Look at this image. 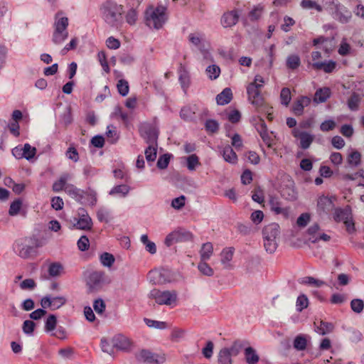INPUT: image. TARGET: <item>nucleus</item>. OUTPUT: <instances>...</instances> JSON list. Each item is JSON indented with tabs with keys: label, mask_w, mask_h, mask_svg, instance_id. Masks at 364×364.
<instances>
[{
	"label": "nucleus",
	"mask_w": 364,
	"mask_h": 364,
	"mask_svg": "<svg viewBox=\"0 0 364 364\" xmlns=\"http://www.w3.org/2000/svg\"><path fill=\"white\" fill-rule=\"evenodd\" d=\"M68 26V18L60 16L59 14L55 16L54 23L53 41L55 43H62L68 36L66 29Z\"/></svg>",
	"instance_id": "nucleus-5"
},
{
	"label": "nucleus",
	"mask_w": 364,
	"mask_h": 364,
	"mask_svg": "<svg viewBox=\"0 0 364 364\" xmlns=\"http://www.w3.org/2000/svg\"><path fill=\"white\" fill-rule=\"evenodd\" d=\"M308 239L312 242H316L320 240L328 241L331 238L329 235L321 232L318 225L311 226L307 230Z\"/></svg>",
	"instance_id": "nucleus-13"
},
{
	"label": "nucleus",
	"mask_w": 364,
	"mask_h": 364,
	"mask_svg": "<svg viewBox=\"0 0 364 364\" xmlns=\"http://www.w3.org/2000/svg\"><path fill=\"white\" fill-rule=\"evenodd\" d=\"M247 92L249 101L257 110H262L264 108L272 109V106L266 102L261 91L247 89Z\"/></svg>",
	"instance_id": "nucleus-8"
},
{
	"label": "nucleus",
	"mask_w": 364,
	"mask_h": 364,
	"mask_svg": "<svg viewBox=\"0 0 364 364\" xmlns=\"http://www.w3.org/2000/svg\"><path fill=\"white\" fill-rule=\"evenodd\" d=\"M206 73L210 80H216L220 75V68L216 65H209L206 68Z\"/></svg>",
	"instance_id": "nucleus-38"
},
{
	"label": "nucleus",
	"mask_w": 364,
	"mask_h": 364,
	"mask_svg": "<svg viewBox=\"0 0 364 364\" xmlns=\"http://www.w3.org/2000/svg\"><path fill=\"white\" fill-rule=\"evenodd\" d=\"M346 181H355L359 178H364V169H358L355 173H346L343 176Z\"/></svg>",
	"instance_id": "nucleus-54"
},
{
	"label": "nucleus",
	"mask_w": 364,
	"mask_h": 364,
	"mask_svg": "<svg viewBox=\"0 0 364 364\" xmlns=\"http://www.w3.org/2000/svg\"><path fill=\"white\" fill-rule=\"evenodd\" d=\"M235 249L233 247L224 248L220 253V262L225 267H230V262L232 260Z\"/></svg>",
	"instance_id": "nucleus-24"
},
{
	"label": "nucleus",
	"mask_w": 364,
	"mask_h": 364,
	"mask_svg": "<svg viewBox=\"0 0 364 364\" xmlns=\"http://www.w3.org/2000/svg\"><path fill=\"white\" fill-rule=\"evenodd\" d=\"M129 191V188L126 185H119L114 187L112 191V194H118L122 196H126Z\"/></svg>",
	"instance_id": "nucleus-61"
},
{
	"label": "nucleus",
	"mask_w": 364,
	"mask_h": 364,
	"mask_svg": "<svg viewBox=\"0 0 364 364\" xmlns=\"http://www.w3.org/2000/svg\"><path fill=\"white\" fill-rule=\"evenodd\" d=\"M333 18L341 22L346 23L350 18V14L346 11L340 8L338 6H335V11L333 13Z\"/></svg>",
	"instance_id": "nucleus-27"
},
{
	"label": "nucleus",
	"mask_w": 364,
	"mask_h": 364,
	"mask_svg": "<svg viewBox=\"0 0 364 364\" xmlns=\"http://www.w3.org/2000/svg\"><path fill=\"white\" fill-rule=\"evenodd\" d=\"M340 133L346 138L350 139L354 135L355 131L352 124H342L339 129Z\"/></svg>",
	"instance_id": "nucleus-36"
},
{
	"label": "nucleus",
	"mask_w": 364,
	"mask_h": 364,
	"mask_svg": "<svg viewBox=\"0 0 364 364\" xmlns=\"http://www.w3.org/2000/svg\"><path fill=\"white\" fill-rule=\"evenodd\" d=\"M101 348L109 355H115L119 352L131 350L132 343H102Z\"/></svg>",
	"instance_id": "nucleus-9"
},
{
	"label": "nucleus",
	"mask_w": 364,
	"mask_h": 364,
	"mask_svg": "<svg viewBox=\"0 0 364 364\" xmlns=\"http://www.w3.org/2000/svg\"><path fill=\"white\" fill-rule=\"evenodd\" d=\"M278 233V228L275 225H269L264 227L263 230L264 234V246L267 252L272 254L277 249L276 237Z\"/></svg>",
	"instance_id": "nucleus-6"
},
{
	"label": "nucleus",
	"mask_w": 364,
	"mask_h": 364,
	"mask_svg": "<svg viewBox=\"0 0 364 364\" xmlns=\"http://www.w3.org/2000/svg\"><path fill=\"white\" fill-rule=\"evenodd\" d=\"M239 19V15L237 11H232L225 13L221 19L223 26L225 28L231 27L235 25Z\"/></svg>",
	"instance_id": "nucleus-23"
},
{
	"label": "nucleus",
	"mask_w": 364,
	"mask_h": 364,
	"mask_svg": "<svg viewBox=\"0 0 364 364\" xmlns=\"http://www.w3.org/2000/svg\"><path fill=\"white\" fill-rule=\"evenodd\" d=\"M333 330V326L324 322H321L320 325L317 328V331L319 334L326 335L330 333Z\"/></svg>",
	"instance_id": "nucleus-60"
},
{
	"label": "nucleus",
	"mask_w": 364,
	"mask_h": 364,
	"mask_svg": "<svg viewBox=\"0 0 364 364\" xmlns=\"http://www.w3.org/2000/svg\"><path fill=\"white\" fill-rule=\"evenodd\" d=\"M200 272L207 277H211L214 274L213 269L204 260H202L198 267Z\"/></svg>",
	"instance_id": "nucleus-41"
},
{
	"label": "nucleus",
	"mask_w": 364,
	"mask_h": 364,
	"mask_svg": "<svg viewBox=\"0 0 364 364\" xmlns=\"http://www.w3.org/2000/svg\"><path fill=\"white\" fill-rule=\"evenodd\" d=\"M137 359L139 361L148 362V363H159L164 360V358L155 355L149 351L142 350L136 355Z\"/></svg>",
	"instance_id": "nucleus-21"
},
{
	"label": "nucleus",
	"mask_w": 364,
	"mask_h": 364,
	"mask_svg": "<svg viewBox=\"0 0 364 364\" xmlns=\"http://www.w3.org/2000/svg\"><path fill=\"white\" fill-rule=\"evenodd\" d=\"M62 270V266L58 263H52L48 267V272L51 277L58 276Z\"/></svg>",
	"instance_id": "nucleus-59"
},
{
	"label": "nucleus",
	"mask_w": 364,
	"mask_h": 364,
	"mask_svg": "<svg viewBox=\"0 0 364 364\" xmlns=\"http://www.w3.org/2000/svg\"><path fill=\"white\" fill-rule=\"evenodd\" d=\"M331 145L336 149H342L346 146L345 140L338 135L333 136L331 139Z\"/></svg>",
	"instance_id": "nucleus-47"
},
{
	"label": "nucleus",
	"mask_w": 364,
	"mask_h": 364,
	"mask_svg": "<svg viewBox=\"0 0 364 364\" xmlns=\"http://www.w3.org/2000/svg\"><path fill=\"white\" fill-rule=\"evenodd\" d=\"M269 204L272 210L277 214L284 213V209L281 206L280 202L277 197H271L269 199Z\"/></svg>",
	"instance_id": "nucleus-45"
},
{
	"label": "nucleus",
	"mask_w": 364,
	"mask_h": 364,
	"mask_svg": "<svg viewBox=\"0 0 364 364\" xmlns=\"http://www.w3.org/2000/svg\"><path fill=\"white\" fill-rule=\"evenodd\" d=\"M311 66L316 70H322L326 73H331L336 70L337 63L336 61L330 60L321 63H311Z\"/></svg>",
	"instance_id": "nucleus-20"
},
{
	"label": "nucleus",
	"mask_w": 364,
	"mask_h": 364,
	"mask_svg": "<svg viewBox=\"0 0 364 364\" xmlns=\"http://www.w3.org/2000/svg\"><path fill=\"white\" fill-rule=\"evenodd\" d=\"M87 283L90 291L95 290L103 283V275L100 272H93L89 274Z\"/></svg>",
	"instance_id": "nucleus-22"
},
{
	"label": "nucleus",
	"mask_w": 364,
	"mask_h": 364,
	"mask_svg": "<svg viewBox=\"0 0 364 364\" xmlns=\"http://www.w3.org/2000/svg\"><path fill=\"white\" fill-rule=\"evenodd\" d=\"M65 303V299L63 296H45L41 300V305L43 309L50 308L53 310L60 308Z\"/></svg>",
	"instance_id": "nucleus-12"
},
{
	"label": "nucleus",
	"mask_w": 364,
	"mask_h": 364,
	"mask_svg": "<svg viewBox=\"0 0 364 364\" xmlns=\"http://www.w3.org/2000/svg\"><path fill=\"white\" fill-rule=\"evenodd\" d=\"M299 167L304 171H310L313 168V161L309 158L302 159L300 161Z\"/></svg>",
	"instance_id": "nucleus-57"
},
{
	"label": "nucleus",
	"mask_w": 364,
	"mask_h": 364,
	"mask_svg": "<svg viewBox=\"0 0 364 364\" xmlns=\"http://www.w3.org/2000/svg\"><path fill=\"white\" fill-rule=\"evenodd\" d=\"M144 322L151 328L156 329H164L166 327V323L164 321H154L149 318H145Z\"/></svg>",
	"instance_id": "nucleus-52"
},
{
	"label": "nucleus",
	"mask_w": 364,
	"mask_h": 364,
	"mask_svg": "<svg viewBox=\"0 0 364 364\" xmlns=\"http://www.w3.org/2000/svg\"><path fill=\"white\" fill-rule=\"evenodd\" d=\"M265 84V78L262 75H256L252 82L249 84L247 89L261 91Z\"/></svg>",
	"instance_id": "nucleus-28"
},
{
	"label": "nucleus",
	"mask_w": 364,
	"mask_h": 364,
	"mask_svg": "<svg viewBox=\"0 0 364 364\" xmlns=\"http://www.w3.org/2000/svg\"><path fill=\"white\" fill-rule=\"evenodd\" d=\"M311 102L310 97L301 96L295 100L292 105V112L298 116H301L304 112V108L309 106Z\"/></svg>",
	"instance_id": "nucleus-17"
},
{
	"label": "nucleus",
	"mask_w": 364,
	"mask_h": 364,
	"mask_svg": "<svg viewBox=\"0 0 364 364\" xmlns=\"http://www.w3.org/2000/svg\"><path fill=\"white\" fill-rule=\"evenodd\" d=\"M332 92L328 87H322L317 89L314 95L313 101L316 104H321L327 102L331 97Z\"/></svg>",
	"instance_id": "nucleus-18"
},
{
	"label": "nucleus",
	"mask_w": 364,
	"mask_h": 364,
	"mask_svg": "<svg viewBox=\"0 0 364 364\" xmlns=\"http://www.w3.org/2000/svg\"><path fill=\"white\" fill-rule=\"evenodd\" d=\"M139 132L148 141L156 142L158 131L154 125L144 123L139 127Z\"/></svg>",
	"instance_id": "nucleus-14"
},
{
	"label": "nucleus",
	"mask_w": 364,
	"mask_h": 364,
	"mask_svg": "<svg viewBox=\"0 0 364 364\" xmlns=\"http://www.w3.org/2000/svg\"><path fill=\"white\" fill-rule=\"evenodd\" d=\"M101 11L105 21L114 26L122 15L123 6L112 1H107L102 5Z\"/></svg>",
	"instance_id": "nucleus-2"
},
{
	"label": "nucleus",
	"mask_w": 364,
	"mask_h": 364,
	"mask_svg": "<svg viewBox=\"0 0 364 364\" xmlns=\"http://www.w3.org/2000/svg\"><path fill=\"white\" fill-rule=\"evenodd\" d=\"M337 124L335 120L332 119H326L320 124V129L323 132H328L333 131L336 129Z\"/></svg>",
	"instance_id": "nucleus-37"
},
{
	"label": "nucleus",
	"mask_w": 364,
	"mask_h": 364,
	"mask_svg": "<svg viewBox=\"0 0 364 364\" xmlns=\"http://www.w3.org/2000/svg\"><path fill=\"white\" fill-rule=\"evenodd\" d=\"M117 88L118 92L123 97L127 96L129 92V83L124 79H121L117 82Z\"/></svg>",
	"instance_id": "nucleus-39"
},
{
	"label": "nucleus",
	"mask_w": 364,
	"mask_h": 364,
	"mask_svg": "<svg viewBox=\"0 0 364 364\" xmlns=\"http://www.w3.org/2000/svg\"><path fill=\"white\" fill-rule=\"evenodd\" d=\"M36 154V149L34 146H31L29 144H25L22 148L21 157L25 158L28 160L32 159Z\"/></svg>",
	"instance_id": "nucleus-32"
},
{
	"label": "nucleus",
	"mask_w": 364,
	"mask_h": 364,
	"mask_svg": "<svg viewBox=\"0 0 364 364\" xmlns=\"http://www.w3.org/2000/svg\"><path fill=\"white\" fill-rule=\"evenodd\" d=\"M100 259L101 263L107 267H111L115 261L114 255L108 252L102 253L100 257Z\"/></svg>",
	"instance_id": "nucleus-40"
},
{
	"label": "nucleus",
	"mask_w": 364,
	"mask_h": 364,
	"mask_svg": "<svg viewBox=\"0 0 364 364\" xmlns=\"http://www.w3.org/2000/svg\"><path fill=\"white\" fill-rule=\"evenodd\" d=\"M351 50L352 48L348 40L346 38H342L338 48V53L341 56H346L350 54Z\"/></svg>",
	"instance_id": "nucleus-31"
},
{
	"label": "nucleus",
	"mask_w": 364,
	"mask_h": 364,
	"mask_svg": "<svg viewBox=\"0 0 364 364\" xmlns=\"http://www.w3.org/2000/svg\"><path fill=\"white\" fill-rule=\"evenodd\" d=\"M295 24V21L293 18L290 16H284V23L282 25V29L288 32L290 31L291 28Z\"/></svg>",
	"instance_id": "nucleus-64"
},
{
	"label": "nucleus",
	"mask_w": 364,
	"mask_h": 364,
	"mask_svg": "<svg viewBox=\"0 0 364 364\" xmlns=\"http://www.w3.org/2000/svg\"><path fill=\"white\" fill-rule=\"evenodd\" d=\"M264 7L262 5L255 6L248 13V18L251 21H257L263 16Z\"/></svg>",
	"instance_id": "nucleus-26"
},
{
	"label": "nucleus",
	"mask_w": 364,
	"mask_h": 364,
	"mask_svg": "<svg viewBox=\"0 0 364 364\" xmlns=\"http://www.w3.org/2000/svg\"><path fill=\"white\" fill-rule=\"evenodd\" d=\"M57 324V318L55 315L50 314L46 318V323H45V328L48 331H53Z\"/></svg>",
	"instance_id": "nucleus-51"
},
{
	"label": "nucleus",
	"mask_w": 364,
	"mask_h": 364,
	"mask_svg": "<svg viewBox=\"0 0 364 364\" xmlns=\"http://www.w3.org/2000/svg\"><path fill=\"white\" fill-rule=\"evenodd\" d=\"M22 208V200L20 199L14 200L9 208V213L10 215H16L20 213Z\"/></svg>",
	"instance_id": "nucleus-46"
},
{
	"label": "nucleus",
	"mask_w": 364,
	"mask_h": 364,
	"mask_svg": "<svg viewBox=\"0 0 364 364\" xmlns=\"http://www.w3.org/2000/svg\"><path fill=\"white\" fill-rule=\"evenodd\" d=\"M223 156L228 163L236 164L237 161V156L230 146L225 147L223 151Z\"/></svg>",
	"instance_id": "nucleus-30"
},
{
	"label": "nucleus",
	"mask_w": 364,
	"mask_h": 364,
	"mask_svg": "<svg viewBox=\"0 0 364 364\" xmlns=\"http://www.w3.org/2000/svg\"><path fill=\"white\" fill-rule=\"evenodd\" d=\"M301 5L304 9H315L318 11L322 10V7L316 1L312 0H302Z\"/></svg>",
	"instance_id": "nucleus-55"
},
{
	"label": "nucleus",
	"mask_w": 364,
	"mask_h": 364,
	"mask_svg": "<svg viewBox=\"0 0 364 364\" xmlns=\"http://www.w3.org/2000/svg\"><path fill=\"white\" fill-rule=\"evenodd\" d=\"M31 240H32V242H31L32 246L28 245H22V247H21V248L20 250V252H19L21 257H24V258L29 257L33 248L40 246V242L38 241V239L34 238Z\"/></svg>",
	"instance_id": "nucleus-29"
},
{
	"label": "nucleus",
	"mask_w": 364,
	"mask_h": 364,
	"mask_svg": "<svg viewBox=\"0 0 364 364\" xmlns=\"http://www.w3.org/2000/svg\"><path fill=\"white\" fill-rule=\"evenodd\" d=\"M300 63V58L297 55H291L287 59V65L291 70L298 68Z\"/></svg>",
	"instance_id": "nucleus-44"
},
{
	"label": "nucleus",
	"mask_w": 364,
	"mask_h": 364,
	"mask_svg": "<svg viewBox=\"0 0 364 364\" xmlns=\"http://www.w3.org/2000/svg\"><path fill=\"white\" fill-rule=\"evenodd\" d=\"M150 281L155 284H162L171 282L170 273L165 269H155L149 273Z\"/></svg>",
	"instance_id": "nucleus-11"
},
{
	"label": "nucleus",
	"mask_w": 364,
	"mask_h": 364,
	"mask_svg": "<svg viewBox=\"0 0 364 364\" xmlns=\"http://www.w3.org/2000/svg\"><path fill=\"white\" fill-rule=\"evenodd\" d=\"M334 219L337 222H343L348 232L353 233L355 231V223L350 209H336Z\"/></svg>",
	"instance_id": "nucleus-7"
},
{
	"label": "nucleus",
	"mask_w": 364,
	"mask_h": 364,
	"mask_svg": "<svg viewBox=\"0 0 364 364\" xmlns=\"http://www.w3.org/2000/svg\"><path fill=\"white\" fill-rule=\"evenodd\" d=\"M151 297L159 305L171 306L177 301V293L173 290L154 289Z\"/></svg>",
	"instance_id": "nucleus-4"
},
{
	"label": "nucleus",
	"mask_w": 364,
	"mask_h": 364,
	"mask_svg": "<svg viewBox=\"0 0 364 364\" xmlns=\"http://www.w3.org/2000/svg\"><path fill=\"white\" fill-rule=\"evenodd\" d=\"M231 353L228 349L220 350L218 358V362L220 364H231Z\"/></svg>",
	"instance_id": "nucleus-43"
},
{
	"label": "nucleus",
	"mask_w": 364,
	"mask_h": 364,
	"mask_svg": "<svg viewBox=\"0 0 364 364\" xmlns=\"http://www.w3.org/2000/svg\"><path fill=\"white\" fill-rule=\"evenodd\" d=\"M280 100L282 105L288 106L291 100V90L288 87H284L280 92Z\"/></svg>",
	"instance_id": "nucleus-42"
},
{
	"label": "nucleus",
	"mask_w": 364,
	"mask_h": 364,
	"mask_svg": "<svg viewBox=\"0 0 364 364\" xmlns=\"http://www.w3.org/2000/svg\"><path fill=\"white\" fill-rule=\"evenodd\" d=\"M245 156L247 161L252 164H258L260 161L259 154L255 151H249L245 153Z\"/></svg>",
	"instance_id": "nucleus-49"
},
{
	"label": "nucleus",
	"mask_w": 364,
	"mask_h": 364,
	"mask_svg": "<svg viewBox=\"0 0 364 364\" xmlns=\"http://www.w3.org/2000/svg\"><path fill=\"white\" fill-rule=\"evenodd\" d=\"M253 180V173L249 169H245L243 171L241 175V182L244 185H247L252 183Z\"/></svg>",
	"instance_id": "nucleus-56"
},
{
	"label": "nucleus",
	"mask_w": 364,
	"mask_h": 364,
	"mask_svg": "<svg viewBox=\"0 0 364 364\" xmlns=\"http://www.w3.org/2000/svg\"><path fill=\"white\" fill-rule=\"evenodd\" d=\"M232 99V90L230 88H225L217 95L216 102L219 105H225L230 102Z\"/></svg>",
	"instance_id": "nucleus-25"
},
{
	"label": "nucleus",
	"mask_w": 364,
	"mask_h": 364,
	"mask_svg": "<svg viewBox=\"0 0 364 364\" xmlns=\"http://www.w3.org/2000/svg\"><path fill=\"white\" fill-rule=\"evenodd\" d=\"M335 36H318L312 41V45L318 48H322L325 52L330 53L334 48Z\"/></svg>",
	"instance_id": "nucleus-10"
},
{
	"label": "nucleus",
	"mask_w": 364,
	"mask_h": 364,
	"mask_svg": "<svg viewBox=\"0 0 364 364\" xmlns=\"http://www.w3.org/2000/svg\"><path fill=\"white\" fill-rule=\"evenodd\" d=\"M186 203V197L181 196L178 198H174L171 201V206L176 210L182 208Z\"/></svg>",
	"instance_id": "nucleus-63"
},
{
	"label": "nucleus",
	"mask_w": 364,
	"mask_h": 364,
	"mask_svg": "<svg viewBox=\"0 0 364 364\" xmlns=\"http://www.w3.org/2000/svg\"><path fill=\"white\" fill-rule=\"evenodd\" d=\"M171 156L169 154H164L161 156L157 161V166L161 169L166 168L170 161Z\"/></svg>",
	"instance_id": "nucleus-62"
},
{
	"label": "nucleus",
	"mask_w": 364,
	"mask_h": 364,
	"mask_svg": "<svg viewBox=\"0 0 364 364\" xmlns=\"http://www.w3.org/2000/svg\"><path fill=\"white\" fill-rule=\"evenodd\" d=\"M93 223L91 218L87 213L82 214L76 220L75 227L77 229L90 231L92 228Z\"/></svg>",
	"instance_id": "nucleus-19"
},
{
	"label": "nucleus",
	"mask_w": 364,
	"mask_h": 364,
	"mask_svg": "<svg viewBox=\"0 0 364 364\" xmlns=\"http://www.w3.org/2000/svg\"><path fill=\"white\" fill-rule=\"evenodd\" d=\"M245 355L247 363L249 364H255L259 360V356L255 350L252 348H247L245 350Z\"/></svg>",
	"instance_id": "nucleus-34"
},
{
	"label": "nucleus",
	"mask_w": 364,
	"mask_h": 364,
	"mask_svg": "<svg viewBox=\"0 0 364 364\" xmlns=\"http://www.w3.org/2000/svg\"><path fill=\"white\" fill-rule=\"evenodd\" d=\"M5 183L7 186H10L11 183H14L12 190L14 193L17 194H20L25 189V185L23 183H14L11 178H6Z\"/></svg>",
	"instance_id": "nucleus-53"
},
{
	"label": "nucleus",
	"mask_w": 364,
	"mask_h": 364,
	"mask_svg": "<svg viewBox=\"0 0 364 364\" xmlns=\"http://www.w3.org/2000/svg\"><path fill=\"white\" fill-rule=\"evenodd\" d=\"M336 197L321 196L317 200V210L320 213H328L334 208Z\"/></svg>",
	"instance_id": "nucleus-16"
},
{
	"label": "nucleus",
	"mask_w": 364,
	"mask_h": 364,
	"mask_svg": "<svg viewBox=\"0 0 364 364\" xmlns=\"http://www.w3.org/2000/svg\"><path fill=\"white\" fill-rule=\"evenodd\" d=\"M329 160L335 166H339L343 164V157L340 152H333L330 154Z\"/></svg>",
	"instance_id": "nucleus-50"
},
{
	"label": "nucleus",
	"mask_w": 364,
	"mask_h": 364,
	"mask_svg": "<svg viewBox=\"0 0 364 364\" xmlns=\"http://www.w3.org/2000/svg\"><path fill=\"white\" fill-rule=\"evenodd\" d=\"M77 244L79 250L81 251L87 250L90 247L89 239L85 235L80 237Z\"/></svg>",
	"instance_id": "nucleus-58"
},
{
	"label": "nucleus",
	"mask_w": 364,
	"mask_h": 364,
	"mask_svg": "<svg viewBox=\"0 0 364 364\" xmlns=\"http://www.w3.org/2000/svg\"><path fill=\"white\" fill-rule=\"evenodd\" d=\"M157 145L156 144L155 146H149L146 150H145V156L146 159L149 161H154L156 159L157 155Z\"/></svg>",
	"instance_id": "nucleus-48"
},
{
	"label": "nucleus",
	"mask_w": 364,
	"mask_h": 364,
	"mask_svg": "<svg viewBox=\"0 0 364 364\" xmlns=\"http://www.w3.org/2000/svg\"><path fill=\"white\" fill-rule=\"evenodd\" d=\"M346 164L349 168H358L363 163V156L360 151L351 149L346 155Z\"/></svg>",
	"instance_id": "nucleus-15"
},
{
	"label": "nucleus",
	"mask_w": 364,
	"mask_h": 364,
	"mask_svg": "<svg viewBox=\"0 0 364 364\" xmlns=\"http://www.w3.org/2000/svg\"><path fill=\"white\" fill-rule=\"evenodd\" d=\"M291 133L301 150L309 149L315 140V136L311 132L301 128H294Z\"/></svg>",
	"instance_id": "nucleus-3"
},
{
	"label": "nucleus",
	"mask_w": 364,
	"mask_h": 364,
	"mask_svg": "<svg viewBox=\"0 0 364 364\" xmlns=\"http://www.w3.org/2000/svg\"><path fill=\"white\" fill-rule=\"evenodd\" d=\"M213 253V246L210 242L203 244L200 250L201 260H206L210 259Z\"/></svg>",
	"instance_id": "nucleus-33"
},
{
	"label": "nucleus",
	"mask_w": 364,
	"mask_h": 364,
	"mask_svg": "<svg viewBox=\"0 0 364 364\" xmlns=\"http://www.w3.org/2000/svg\"><path fill=\"white\" fill-rule=\"evenodd\" d=\"M252 198L254 201L258 203L259 204H263L264 202V194L263 189L257 186L255 187L252 191Z\"/></svg>",
	"instance_id": "nucleus-35"
},
{
	"label": "nucleus",
	"mask_w": 364,
	"mask_h": 364,
	"mask_svg": "<svg viewBox=\"0 0 364 364\" xmlns=\"http://www.w3.org/2000/svg\"><path fill=\"white\" fill-rule=\"evenodd\" d=\"M166 19V8L164 6H150L145 11L146 24L155 29L161 28Z\"/></svg>",
	"instance_id": "nucleus-1"
}]
</instances>
